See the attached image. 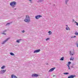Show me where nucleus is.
<instances>
[{
    "mask_svg": "<svg viewBox=\"0 0 78 78\" xmlns=\"http://www.w3.org/2000/svg\"><path fill=\"white\" fill-rule=\"evenodd\" d=\"M24 21L25 22H30V19L29 16H26V19L24 20Z\"/></svg>",
    "mask_w": 78,
    "mask_h": 78,
    "instance_id": "obj_1",
    "label": "nucleus"
},
{
    "mask_svg": "<svg viewBox=\"0 0 78 78\" xmlns=\"http://www.w3.org/2000/svg\"><path fill=\"white\" fill-rule=\"evenodd\" d=\"M16 3L15 2H12L10 3V6L14 8V7H15V5H16Z\"/></svg>",
    "mask_w": 78,
    "mask_h": 78,
    "instance_id": "obj_2",
    "label": "nucleus"
},
{
    "mask_svg": "<svg viewBox=\"0 0 78 78\" xmlns=\"http://www.w3.org/2000/svg\"><path fill=\"white\" fill-rule=\"evenodd\" d=\"M55 69H56L55 67H53V68H52L51 69L49 70V72H52V71H53V70H55Z\"/></svg>",
    "mask_w": 78,
    "mask_h": 78,
    "instance_id": "obj_3",
    "label": "nucleus"
},
{
    "mask_svg": "<svg viewBox=\"0 0 78 78\" xmlns=\"http://www.w3.org/2000/svg\"><path fill=\"white\" fill-rule=\"evenodd\" d=\"M70 55H73L75 52H74V50H73L70 51Z\"/></svg>",
    "mask_w": 78,
    "mask_h": 78,
    "instance_id": "obj_4",
    "label": "nucleus"
},
{
    "mask_svg": "<svg viewBox=\"0 0 78 78\" xmlns=\"http://www.w3.org/2000/svg\"><path fill=\"white\" fill-rule=\"evenodd\" d=\"M41 17H42V16L41 15H37L35 16V19H38Z\"/></svg>",
    "mask_w": 78,
    "mask_h": 78,
    "instance_id": "obj_5",
    "label": "nucleus"
},
{
    "mask_svg": "<svg viewBox=\"0 0 78 78\" xmlns=\"http://www.w3.org/2000/svg\"><path fill=\"white\" fill-rule=\"evenodd\" d=\"M71 62H68V65H67V66L68 69H70V64H71Z\"/></svg>",
    "mask_w": 78,
    "mask_h": 78,
    "instance_id": "obj_6",
    "label": "nucleus"
},
{
    "mask_svg": "<svg viewBox=\"0 0 78 78\" xmlns=\"http://www.w3.org/2000/svg\"><path fill=\"white\" fill-rule=\"evenodd\" d=\"M41 51L40 49H37L36 50H35L34 51V53H38V52H39Z\"/></svg>",
    "mask_w": 78,
    "mask_h": 78,
    "instance_id": "obj_7",
    "label": "nucleus"
},
{
    "mask_svg": "<svg viewBox=\"0 0 78 78\" xmlns=\"http://www.w3.org/2000/svg\"><path fill=\"white\" fill-rule=\"evenodd\" d=\"M74 77H75V75H70V76H69L68 78H74Z\"/></svg>",
    "mask_w": 78,
    "mask_h": 78,
    "instance_id": "obj_8",
    "label": "nucleus"
},
{
    "mask_svg": "<svg viewBox=\"0 0 78 78\" xmlns=\"http://www.w3.org/2000/svg\"><path fill=\"white\" fill-rule=\"evenodd\" d=\"M32 76H35V77H37V76H38V75L36 74H33L32 75Z\"/></svg>",
    "mask_w": 78,
    "mask_h": 78,
    "instance_id": "obj_9",
    "label": "nucleus"
},
{
    "mask_svg": "<svg viewBox=\"0 0 78 78\" xmlns=\"http://www.w3.org/2000/svg\"><path fill=\"white\" fill-rule=\"evenodd\" d=\"M11 77V78H17L16 76L13 74L12 75Z\"/></svg>",
    "mask_w": 78,
    "mask_h": 78,
    "instance_id": "obj_10",
    "label": "nucleus"
},
{
    "mask_svg": "<svg viewBox=\"0 0 78 78\" xmlns=\"http://www.w3.org/2000/svg\"><path fill=\"white\" fill-rule=\"evenodd\" d=\"M9 39V38H7V39H6L3 43H2V44H5V42H6L8 41V39Z\"/></svg>",
    "mask_w": 78,
    "mask_h": 78,
    "instance_id": "obj_11",
    "label": "nucleus"
},
{
    "mask_svg": "<svg viewBox=\"0 0 78 78\" xmlns=\"http://www.w3.org/2000/svg\"><path fill=\"white\" fill-rule=\"evenodd\" d=\"M6 70H2L1 71V74H2V73H4L5 72H6Z\"/></svg>",
    "mask_w": 78,
    "mask_h": 78,
    "instance_id": "obj_12",
    "label": "nucleus"
},
{
    "mask_svg": "<svg viewBox=\"0 0 78 78\" xmlns=\"http://www.w3.org/2000/svg\"><path fill=\"white\" fill-rule=\"evenodd\" d=\"M74 60V57H71L70 58V61H71V60H72V61H73Z\"/></svg>",
    "mask_w": 78,
    "mask_h": 78,
    "instance_id": "obj_13",
    "label": "nucleus"
},
{
    "mask_svg": "<svg viewBox=\"0 0 78 78\" xmlns=\"http://www.w3.org/2000/svg\"><path fill=\"white\" fill-rule=\"evenodd\" d=\"M20 41H21V40L19 39V40H17L16 41V42H17L18 43H19L20 42Z\"/></svg>",
    "mask_w": 78,
    "mask_h": 78,
    "instance_id": "obj_14",
    "label": "nucleus"
},
{
    "mask_svg": "<svg viewBox=\"0 0 78 78\" xmlns=\"http://www.w3.org/2000/svg\"><path fill=\"white\" fill-rule=\"evenodd\" d=\"M48 33H49V35H51V34H52V32H51L50 31H49L48 32Z\"/></svg>",
    "mask_w": 78,
    "mask_h": 78,
    "instance_id": "obj_15",
    "label": "nucleus"
},
{
    "mask_svg": "<svg viewBox=\"0 0 78 78\" xmlns=\"http://www.w3.org/2000/svg\"><path fill=\"white\" fill-rule=\"evenodd\" d=\"M60 61H63L64 60V57H62L60 59Z\"/></svg>",
    "mask_w": 78,
    "mask_h": 78,
    "instance_id": "obj_16",
    "label": "nucleus"
},
{
    "mask_svg": "<svg viewBox=\"0 0 78 78\" xmlns=\"http://www.w3.org/2000/svg\"><path fill=\"white\" fill-rule=\"evenodd\" d=\"M10 54L11 55H12V56H13L14 55V54L13 53L11 52L10 53Z\"/></svg>",
    "mask_w": 78,
    "mask_h": 78,
    "instance_id": "obj_17",
    "label": "nucleus"
},
{
    "mask_svg": "<svg viewBox=\"0 0 78 78\" xmlns=\"http://www.w3.org/2000/svg\"><path fill=\"white\" fill-rule=\"evenodd\" d=\"M66 29L67 30H70V28L69 27H67L66 28Z\"/></svg>",
    "mask_w": 78,
    "mask_h": 78,
    "instance_id": "obj_18",
    "label": "nucleus"
},
{
    "mask_svg": "<svg viewBox=\"0 0 78 78\" xmlns=\"http://www.w3.org/2000/svg\"><path fill=\"white\" fill-rule=\"evenodd\" d=\"M75 34L77 36H78V33H77V32H76L75 33Z\"/></svg>",
    "mask_w": 78,
    "mask_h": 78,
    "instance_id": "obj_19",
    "label": "nucleus"
},
{
    "mask_svg": "<svg viewBox=\"0 0 78 78\" xmlns=\"http://www.w3.org/2000/svg\"><path fill=\"white\" fill-rule=\"evenodd\" d=\"M5 66H2L1 67V69H4V68H5Z\"/></svg>",
    "mask_w": 78,
    "mask_h": 78,
    "instance_id": "obj_20",
    "label": "nucleus"
},
{
    "mask_svg": "<svg viewBox=\"0 0 78 78\" xmlns=\"http://www.w3.org/2000/svg\"><path fill=\"white\" fill-rule=\"evenodd\" d=\"M64 75H68V74H69V73H64Z\"/></svg>",
    "mask_w": 78,
    "mask_h": 78,
    "instance_id": "obj_21",
    "label": "nucleus"
},
{
    "mask_svg": "<svg viewBox=\"0 0 78 78\" xmlns=\"http://www.w3.org/2000/svg\"><path fill=\"white\" fill-rule=\"evenodd\" d=\"M75 23H76V25L78 26V23L76 22V21H75Z\"/></svg>",
    "mask_w": 78,
    "mask_h": 78,
    "instance_id": "obj_22",
    "label": "nucleus"
},
{
    "mask_svg": "<svg viewBox=\"0 0 78 78\" xmlns=\"http://www.w3.org/2000/svg\"><path fill=\"white\" fill-rule=\"evenodd\" d=\"M50 39V38H48L46 39V41H48V40H49Z\"/></svg>",
    "mask_w": 78,
    "mask_h": 78,
    "instance_id": "obj_23",
    "label": "nucleus"
},
{
    "mask_svg": "<svg viewBox=\"0 0 78 78\" xmlns=\"http://www.w3.org/2000/svg\"><path fill=\"white\" fill-rule=\"evenodd\" d=\"M2 34H4V35H6V34H5V33H2Z\"/></svg>",
    "mask_w": 78,
    "mask_h": 78,
    "instance_id": "obj_24",
    "label": "nucleus"
},
{
    "mask_svg": "<svg viewBox=\"0 0 78 78\" xmlns=\"http://www.w3.org/2000/svg\"><path fill=\"white\" fill-rule=\"evenodd\" d=\"M9 24H10V23H7V24L6 25V26L8 25H9Z\"/></svg>",
    "mask_w": 78,
    "mask_h": 78,
    "instance_id": "obj_25",
    "label": "nucleus"
},
{
    "mask_svg": "<svg viewBox=\"0 0 78 78\" xmlns=\"http://www.w3.org/2000/svg\"><path fill=\"white\" fill-rule=\"evenodd\" d=\"M25 32V31L24 30L22 31V33H24Z\"/></svg>",
    "mask_w": 78,
    "mask_h": 78,
    "instance_id": "obj_26",
    "label": "nucleus"
},
{
    "mask_svg": "<svg viewBox=\"0 0 78 78\" xmlns=\"http://www.w3.org/2000/svg\"><path fill=\"white\" fill-rule=\"evenodd\" d=\"M69 2V0H67V1H66V2Z\"/></svg>",
    "mask_w": 78,
    "mask_h": 78,
    "instance_id": "obj_27",
    "label": "nucleus"
},
{
    "mask_svg": "<svg viewBox=\"0 0 78 78\" xmlns=\"http://www.w3.org/2000/svg\"><path fill=\"white\" fill-rule=\"evenodd\" d=\"M29 1H30V2H31V1H32V0H29Z\"/></svg>",
    "mask_w": 78,
    "mask_h": 78,
    "instance_id": "obj_28",
    "label": "nucleus"
},
{
    "mask_svg": "<svg viewBox=\"0 0 78 78\" xmlns=\"http://www.w3.org/2000/svg\"><path fill=\"white\" fill-rule=\"evenodd\" d=\"M76 37V36H75L73 37Z\"/></svg>",
    "mask_w": 78,
    "mask_h": 78,
    "instance_id": "obj_29",
    "label": "nucleus"
},
{
    "mask_svg": "<svg viewBox=\"0 0 78 78\" xmlns=\"http://www.w3.org/2000/svg\"><path fill=\"white\" fill-rule=\"evenodd\" d=\"M66 27H68V25H66Z\"/></svg>",
    "mask_w": 78,
    "mask_h": 78,
    "instance_id": "obj_30",
    "label": "nucleus"
},
{
    "mask_svg": "<svg viewBox=\"0 0 78 78\" xmlns=\"http://www.w3.org/2000/svg\"><path fill=\"white\" fill-rule=\"evenodd\" d=\"M15 9L16 10V9Z\"/></svg>",
    "mask_w": 78,
    "mask_h": 78,
    "instance_id": "obj_31",
    "label": "nucleus"
}]
</instances>
